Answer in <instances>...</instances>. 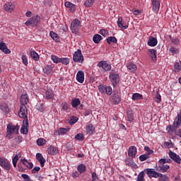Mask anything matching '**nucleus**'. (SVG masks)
<instances>
[{"mask_svg": "<svg viewBox=\"0 0 181 181\" xmlns=\"http://www.w3.org/2000/svg\"><path fill=\"white\" fill-rule=\"evenodd\" d=\"M160 170L159 172L161 173H165L168 172V170L170 168V166L168 165L166 163H172V160L167 157V158H161L159 160Z\"/></svg>", "mask_w": 181, "mask_h": 181, "instance_id": "1", "label": "nucleus"}, {"mask_svg": "<svg viewBox=\"0 0 181 181\" xmlns=\"http://www.w3.org/2000/svg\"><path fill=\"white\" fill-rule=\"evenodd\" d=\"M109 78L113 87H116L119 84V74L115 71V69H112L109 73Z\"/></svg>", "mask_w": 181, "mask_h": 181, "instance_id": "2", "label": "nucleus"}, {"mask_svg": "<svg viewBox=\"0 0 181 181\" xmlns=\"http://www.w3.org/2000/svg\"><path fill=\"white\" fill-rule=\"evenodd\" d=\"M13 134L17 135L19 134V125H13L12 124H8L7 125V134L6 136L8 139H11V136Z\"/></svg>", "mask_w": 181, "mask_h": 181, "instance_id": "3", "label": "nucleus"}, {"mask_svg": "<svg viewBox=\"0 0 181 181\" xmlns=\"http://www.w3.org/2000/svg\"><path fill=\"white\" fill-rule=\"evenodd\" d=\"M26 26H32L33 28H36L40 25V16H35L29 18L25 23Z\"/></svg>", "mask_w": 181, "mask_h": 181, "instance_id": "4", "label": "nucleus"}, {"mask_svg": "<svg viewBox=\"0 0 181 181\" xmlns=\"http://www.w3.org/2000/svg\"><path fill=\"white\" fill-rule=\"evenodd\" d=\"M97 66L99 67L102 73H105L107 71H111L112 66L108 64L107 61H100L98 63Z\"/></svg>", "mask_w": 181, "mask_h": 181, "instance_id": "5", "label": "nucleus"}, {"mask_svg": "<svg viewBox=\"0 0 181 181\" xmlns=\"http://www.w3.org/2000/svg\"><path fill=\"white\" fill-rule=\"evenodd\" d=\"M80 28H81V22L78 19H74L71 23L70 29L72 33H78V30H80Z\"/></svg>", "mask_w": 181, "mask_h": 181, "instance_id": "6", "label": "nucleus"}, {"mask_svg": "<svg viewBox=\"0 0 181 181\" xmlns=\"http://www.w3.org/2000/svg\"><path fill=\"white\" fill-rule=\"evenodd\" d=\"M98 90L101 94H107V95H111L112 94V88L111 86L100 84L98 86Z\"/></svg>", "mask_w": 181, "mask_h": 181, "instance_id": "7", "label": "nucleus"}, {"mask_svg": "<svg viewBox=\"0 0 181 181\" xmlns=\"http://www.w3.org/2000/svg\"><path fill=\"white\" fill-rule=\"evenodd\" d=\"M0 166H1V168H4V169L7 172H9V170H11V168H12V165L11 164V161H9V160L1 157Z\"/></svg>", "mask_w": 181, "mask_h": 181, "instance_id": "8", "label": "nucleus"}, {"mask_svg": "<svg viewBox=\"0 0 181 181\" xmlns=\"http://www.w3.org/2000/svg\"><path fill=\"white\" fill-rule=\"evenodd\" d=\"M73 60L75 63H83V62H84V57H83L81 49H78L74 52Z\"/></svg>", "mask_w": 181, "mask_h": 181, "instance_id": "9", "label": "nucleus"}, {"mask_svg": "<svg viewBox=\"0 0 181 181\" xmlns=\"http://www.w3.org/2000/svg\"><path fill=\"white\" fill-rule=\"evenodd\" d=\"M112 103L117 105L121 103V94L117 90H114L113 94L111 96Z\"/></svg>", "mask_w": 181, "mask_h": 181, "instance_id": "10", "label": "nucleus"}, {"mask_svg": "<svg viewBox=\"0 0 181 181\" xmlns=\"http://www.w3.org/2000/svg\"><path fill=\"white\" fill-rule=\"evenodd\" d=\"M18 117L23 119L28 118V108L26 105H21V108L18 111Z\"/></svg>", "mask_w": 181, "mask_h": 181, "instance_id": "11", "label": "nucleus"}, {"mask_svg": "<svg viewBox=\"0 0 181 181\" xmlns=\"http://www.w3.org/2000/svg\"><path fill=\"white\" fill-rule=\"evenodd\" d=\"M144 172H146L148 177H159V173L155 171L153 168H146Z\"/></svg>", "mask_w": 181, "mask_h": 181, "instance_id": "12", "label": "nucleus"}, {"mask_svg": "<svg viewBox=\"0 0 181 181\" xmlns=\"http://www.w3.org/2000/svg\"><path fill=\"white\" fill-rule=\"evenodd\" d=\"M169 156L170 159L174 160V162H176V163L180 165L181 158L179 155L176 154L175 152L169 151Z\"/></svg>", "mask_w": 181, "mask_h": 181, "instance_id": "13", "label": "nucleus"}, {"mask_svg": "<svg viewBox=\"0 0 181 181\" xmlns=\"http://www.w3.org/2000/svg\"><path fill=\"white\" fill-rule=\"evenodd\" d=\"M136 152H137L136 147H135V146H132L129 148L128 156H129L130 158H132V159H134V158H135V156H136Z\"/></svg>", "mask_w": 181, "mask_h": 181, "instance_id": "14", "label": "nucleus"}, {"mask_svg": "<svg viewBox=\"0 0 181 181\" xmlns=\"http://www.w3.org/2000/svg\"><path fill=\"white\" fill-rule=\"evenodd\" d=\"M151 6L153 12L158 13V12H159V0H153Z\"/></svg>", "mask_w": 181, "mask_h": 181, "instance_id": "15", "label": "nucleus"}, {"mask_svg": "<svg viewBox=\"0 0 181 181\" xmlns=\"http://www.w3.org/2000/svg\"><path fill=\"white\" fill-rule=\"evenodd\" d=\"M174 125L176 128L181 127V110L177 113V115L174 120Z\"/></svg>", "mask_w": 181, "mask_h": 181, "instance_id": "16", "label": "nucleus"}, {"mask_svg": "<svg viewBox=\"0 0 181 181\" xmlns=\"http://www.w3.org/2000/svg\"><path fill=\"white\" fill-rule=\"evenodd\" d=\"M0 50L5 53V54H9L11 53V50L8 49V47L6 46V43L2 42L0 43Z\"/></svg>", "mask_w": 181, "mask_h": 181, "instance_id": "17", "label": "nucleus"}, {"mask_svg": "<svg viewBox=\"0 0 181 181\" xmlns=\"http://www.w3.org/2000/svg\"><path fill=\"white\" fill-rule=\"evenodd\" d=\"M4 9L6 12H13V9H15V5L12 4V3H6L4 5Z\"/></svg>", "mask_w": 181, "mask_h": 181, "instance_id": "18", "label": "nucleus"}, {"mask_svg": "<svg viewBox=\"0 0 181 181\" xmlns=\"http://www.w3.org/2000/svg\"><path fill=\"white\" fill-rule=\"evenodd\" d=\"M76 80L78 83H84V72L83 71H78L76 74Z\"/></svg>", "mask_w": 181, "mask_h": 181, "instance_id": "19", "label": "nucleus"}, {"mask_svg": "<svg viewBox=\"0 0 181 181\" xmlns=\"http://www.w3.org/2000/svg\"><path fill=\"white\" fill-rule=\"evenodd\" d=\"M117 26L120 29H128V25L122 21V17H119L117 20Z\"/></svg>", "mask_w": 181, "mask_h": 181, "instance_id": "20", "label": "nucleus"}, {"mask_svg": "<svg viewBox=\"0 0 181 181\" xmlns=\"http://www.w3.org/2000/svg\"><path fill=\"white\" fill-rule=\"evenodd\" d=\"M36 159L40 162L41 167L43 168L45 166V163L46 162V159L43 158V156L40 153H37L36 154Z\"/></svg>", "mask_w": 181, "mask_h": 181, "instance_id": "21", "label": "nucleus"}, {"mask_svg": "<svg viewBox=\"0 0 181 181\" xmlns=\"http://www.w3.org/2000/svg\"><path fill=\"white\" fill-rule=\"evenodd\" d=\"M64 6H66V8H69L70 12H76V5L73 4V3L70 1H66L64 3Z\"/></svg>", "mask_w": 181, "mask_h": 181, "instance_id": "22", "label": "nucleus"}, {"mask_svg": "<svg viewBox=\"0 0 181 181\" xmlns=\"http://www.w3.org/2000/svg\"><path fill=\"white\" fill-rule=\"evenodd\" d=\"M44 74L49 76V74H52L53 72V68L50 65H47L42 68Z\"/></svg>", "mask_w": 181, "mask_h": 181, "instance_id": "23", "label": "nucleus"}, {"mask_svg": "<svg viewBox=\"0 0 181 181\" xmlns=\"http://www.w3.org/2000/svg\"><path fill=\"white\" fill-rule=\"evenodd\" d=\"M181 71V61L177 60L174 63V73H179Z\"/></svg>", "mask_w": 181, "mask_h": 181, "instance_id": "24", "label": "nucleus"}, {"mask_svg": "<svg viewBox=\"0 0 181 181\" xmlns=\"http://www.w3.org/2000/svg\"><path fill=\"white\" fill-rule=\"evenodd\" d=\"M20 101L21 105H26L29 103V97L27 94L21 95Z\"/></svg>", "mask_w": 181, "mask_h": 181, "instance_id": "25", "label": "nucleus"}, {"mask_svg": "<svg viewBox=\"0 0 181 181\" xmlns=\"http://www.w3.org/2000/svg\"><path fill=\"white\" fill-rule=\"evenodd\" d=\"M147 44L148 46L153 47L154 46H156V45H158V40L153 37H150Z\"/></svg>", "mask_w": 181, "mask_h": 181, "instance_id": "26", "label": "nucleus"}, {"mask_svg": "<svg viewBox=\"0 0 181 181\" xmlns=\"http://www.w3.org/2000/svg\"><path fill=\"white\" fill-rule=\"evenodd\" d=\"M127 67L131 73H134V71H136V65L132 62H129L127 64Z\"/></svg>", "mask_w": 181, "mask_h": 181, "instance_id": "27", "label": "nucleus"}, {"mask_svg": "<svg viewBox=\"0 0 181 181\" xmlns=\"http://www.w3.org/2000/svg\"><path fill=\"white\" fill-rule=\"evenodd\" d=\"M153 96L156 103H159V88H155L153 91Z\"/></svg>", "mask_w": 181, "mask_h": 181, "instance_id": "28", "label": "nucleus"}, {"mask_svg": "<svg viewBox=\"0 0 181 181\" xmlns=\"http://www.w3.org/2000/svg\"><path fill=\"white\" fill-rule=\"evenodd\" d=\"M49 155H57L58 153L57 148L54 147V146H50L47 149Z\"/></svg>", "mask_w": 181, "mask_h": 181, "instance_id": "29", "label": "nucleus"}, {"mask_svg": "<svg viewBox=\"0 0 181 181\" xmlns=\"http://www.w3.org/2000/svg\"><path fill=\"white\" fill-rule=\"evenodd\" d=\"M77 170L79 172L80 175L85 173V172H87V166H86L85 164H80L77 167Z\"/></svg>", "mask_w": 181, "mask_h": 181, "instance_id": "30", "label": "nucleus"}, {"mask_svg": "<svg viewBox=\"0 0 181 181\" xmlns=\"http://www.w3.org/2000/svg\"><path fill=\"white\" fill-rule=\"evenodd\" d=\"M45 97L47 100H50L54 97V92L52 89H47L45 92Z\"/></svg>", "mask_w": 181, "mask_h": 181, "instance_id": "31", "label": "nucleus"}, {"mask_svg": "<svg viewBox=\"0 0 181 181\" xmlns=\"http://www.w3.org/2000/svg\"><path fill=\"white\" fill-rule=\"evenodd\" d=\"M132 100L133 101H138L139 100H144V95L142 94L136 93L132 95Z\"/></svg>", "mask_w": 181, "mask_h": 181, "instance_id": "32", "label": "nucleus"}, {"mask_svg": "<svg viewBox=\"0 0 181 181\" xmlns=\"http://www.w3.org/2000/svg\"><path fill=\"white\" fill-rule=\"evenodd\" d=\"M21 160L23 165H24V166H26V168H28V169H32L33 168V163L28 161L27 159L24 158L21 159Z\"/></svg>", "mask_w": 181, "mask_h": 181, "instance_id": "33", "label": "nucleus"}, {"mask_svg": "<svg viewBox=\"0 0 181 181\" xmlns=\"http://www.w3.org/2000/svg\"><path fill=\"white\" fill-rule=\"evenodd\" d=\"M49 36L53 39L55 42H60V37H59V35H57L56 33L53 31H50Z\"/></svg>", "mask_w": 181, "mask_h": 181, "instance_id": "34", "label": "nucleus"}, {"mask_svg": "<svg viewBox=\"0 0 181 181\" xmlns=\"http://www.w3.org/2000/svg\"><path fill=\"white\" fill-rule=\"evenodd\" d=\"M80 104H81V101H80L79 98H74L72 99L71 105H72L73 108H77V107H78V105H80Z\"/></svg>", "mask_w": 181, "mask_h": 181, "instance_id": "35", "label": "nucleus"}, {"mask_svg": "<svg viewBox=\"0 0 181 181\" xmlns=\"http://www.w3.org/2000/svg\"><path fill=\"white\" fill-rule=\"evenodd\" d=\"M107 42L108 43V45H111V43H114L115 45L118 43V40H117V37H114V36H110L108 37L107 39Z\"/></svg>", "mask_w": 181, "mask_h": 181, "instance_id": "36", "label": "nucleus"}, {"mask_svg": "<svg viewBox=\"0 0 181 181\" xmlns=\"http://www.w3.org/2000/svg\"><path fill=\"white\" fill-rule=\"evenodd\" d=\"M93 40L94 43L98 44L101 40H103V36L100 35V34H95L93 35Z\"/></svg>", "mask_w": 181, "mask_h": 181, "instance_id": "37", "label": "nucleus"}, {"mask_svg": "<svg viewBox=\"0 0 181 181\" xmlns=\"http://www.w3.org/2000/svg\"><path fill=\"white\" fill-rule=\"evenodd\" d=\"M19 158H21V153H17L13 158L12 162L14 168H16V164L18 163V160H19Z\"/></svg>", "mask_w": 181, "mask_h": 181, "instance_id": "38", "label": "nucleus"}, {"mask_svg": "<svg viewBox=\"0 0 181 181\" xmlns=\"http://www.w3.org/2000/svg\"><path fill=\"white\" fill-rule=\"evenodd\" d=\"M30 55L31 56L32 59L35 60V62H37L39 59H40V57H39V54L35 51H31L30 52Z\"/></svg>", "mask_w": 181, "mask_h": 181, "instance_id": "39", "label": "nucleus"}, {"mask_svg": "<svg viewBox=\"0 0 181 181\" xmlns=\"http://www.w3.org/2000/svg\"><path fill=\"white\" fill-rule=\"evenodd\" d=\"M127 119L129 122H132L134 121V113L131 110H128L127 112Z\"/></svg>", "mask_w": 181, "mask_h": 181, "instance_id": "40", "label": "nucleus"}, {"mask_svg": "<svg viewBox=\"0 0 181 181\" xmlns=\"http://www.w3.org/2000/svg\"><path fill=\"white\" fill-rule=\"evenodd\" d=\"M136 181H145V171H141L139 173Z\"/></svg>", "mask_w": 181, "mask_h": 181, "instance_id": "41", "label": "nucleus"}, {"mask_svg": "<svg viewBox=\"0 0 181 181\" xmlns=\"http://www.w3.org/2000/svg\"><path fill=\"white\" fill-rule=\"evenodd\" d=\"M150 56L153 62H156V50L155 49H150Z\"/></svg>", "mask_w": 181, "mask_h": 181, "instance_id": "42", "label": "nucleus"}, {"mask_svg": "<svg viewBox=\"0 0 181 181\" xmlns=\"http://www.w3.org/2000/svg\"><path fill=\"white\" fill-rule=\"evenodd\" d=\"M95 0H86L84 2V6L86 8H90L94 5Z\"/></svg>", "mask_w": 181, "mask_h": 181, "instance_id": "43", "label": "nucleus"}, {"mask_svg": "<svg viewBox=\"0 0 181 181\" xmlns=\"http://www.w3.org/2000/svg\"><path fill=\"white\" fill-rule=\"evenodd\" d=\"M177 127H175V123H173V125H170L169 124L167 128H166V131H168V132H175V131H176Z\"/></svg>", "mask_w": 181, "mask_h": 181, "instance_id": "44", "label": "nucleus"}, {"mask_svg": "<svg viewBox=\"0 0 181 181\" xmlns=\"http://www.w3.org/2000/svg\"><path fill=\"white\" fill-rule=\"evenodd\" d=\"M59 63H62V64L67 66L68 64H70V59H69L67 57L61 58Z\"/></svg>", "mask_w": 181, "mask_h": 181, "instance_id": "45", "label": "nucleus"}, {"mask_svg": "<svg viewBox=\"0 0 181 181\" xmlns=\"http://www.w3.org/2000/svg\"><path fill=\"white\" fill-rule=\"evenodd\" d=\"M86 132L88 134H93L94 132V127L91 124H89L86 126Z\"/></svg>", "mask_w": 181, "mask_h": 181, "instance_id": "46", "label": "nucleus"}, {"mask_svg": "<svg viewBox=\"0 0 181 181\" xmlns=\"http://www.w3.org/2000/svg\"><path fill=\"white\" fill-rule=\"evenodd\" d=\"M170 39L173 45H179V43H180V40H179V38L172 37V36H170Z\"/></svg>", "mask_w": 181, "mask_h": 181, "instance_id": "47", "label": "nucleus"}, {"mask_svg": "<svg viewBox=\"0 0 181 181\" xmlns=\"http://www.w3.org/2000/svg\"><path fill=\"white\" fill-rule=\"evenodd\" d=\"M45 144H46V139H45L40 138L37 140V144L38 145V146H43Z\"/></svg>", "mask_w": 181, "mask_h": 181, "instance_id": "48", "label": "nucleus"}, {"mask_svg": "<svg viewBox=\"0 0 181 181\" xmlns=\"http://www.w3.org/2000/svg\"><path fill=\"white\" fill-rule=\"evenodd\" d=\"M28 128L29 127L25 126V124H23V126L21 127V132L22 134H23V135H26V134H28Z\"/></svg>", "mask_w": 181, "mask_h": 181, "instance_id": "49", "label": "nucleus"}, {"mask_svg": "<svg viewBox=\"0 0 181 181\" xmlns=\"http://www.w3.org/2000/svg\"><path fill=\"white\" fill-rule=\"evenodd\" d=\"M159 180L160 181H167L169 180V177L166 175L159 174Z\"/></svg>", "mask_w": 181, "mask_h": 181, "instance_id": "50", "label": "nucleus"}, {"mask_svg": "<svg viewBox=\"0 0 181 181\" xmlns=\"http://www.w3.org/2000/svg\"><path fill=\"white\" fill-rule=\"evenodd\" d=\"M139 158L141 162H144V161L146 160V159H149V156H148V154L145 153V154L141 155L139 157Z\"/></svg>", "mask_w": 181, "mask_h": 181, "instance_id": "51", "label": "nucleus"}, {"mask_svg": "<svg viewBox=\"0 0 181 181\" xmlns=\"http://www.w3.org/2000/svg\"><path fill=\"white\" fill-rule=\"evenodd\" d=\"M37 110L40 112H43V111L45 110V104L40 103L38 105H37Z\"/></svg>", "mask_w": 181, "mask_h": 181, "instance_id": "52", "label": "nucleus"}, {"mask_svg": "<svg viewBox=\"0 0 181 181\" xmlns=\"http://www.w3.org/2000/svg\"><path fill=\"white\" fill-rule=\"evenodd\" d=\"M69 128H59V132L61 135H66L67 132H69Z\"/></svg>", "mask_w": 181, "mask_h": 181, "instance_id": "53", "label": "nucleus"}, {"mask_svg": "<svg viewBox=\"0 0 181 181\" xmlns=\"http://www.w3.org/2000/svg\"><path fill=\"white\" fill-rule=\"evenodd\" d=\"M51 59H52V62H54V63H60V59H61V58H59L57 56H56V55H52L51 56Z\"/></svg>", "mask_w": 181, "mask_h": 181, "instance_id": "54", "label": "nucleus"}, {"mask_svg": "<svg viewBox=\"0 0 181 181\" xmlns=\"http://www.w3.org/2000/svg\"><path fill=\"white\" fill-rule=\"evenodd\" d=\"M144 151H146V153L148 156H150V155H152L153 153V151L151 149V148H149V146H145L144 147Z\"/></svg>", "mask_w": 181, "mask_h": 181, "instance_id": "55", "label": "nucleus"}, {"mask_svg": "<svg viewBox=\"0 0 181 181\" xmlns=\"http://www.w3.org/2000/svg\"><path fill=\"white\" fill-rule=\"evenodd\" d=\"M22 63L24 64L25 66H28V56L23 54L21 57Z\"/></svg>", "mask_w": 181, "mask_h": 181, "instance_id": "56", "label": "nucleus"}, {"mask_svg": "<svg viewBox=\"0 0 181 181\" xmlns=\"http://www.w3.org/2000/svg\"><path fill=\"white\" fill-rule=\"evenodd\" d=\"M99 33L102 35V36H104L105 37H107V36H108V30L105 29H100L99 31Z\"/></svg>", "mask_w": 181, "mask_h": 181, "instance_id": "57", "label": "nucleus"}, {"mask_svg": "<svg viewBox=\"0 0 181 181\" xmlns=\"http://www.w3.org/2000/svg\"><path fill=\"white\" fill-rule=\"evenodd\" d=\"M77 121H78V118H77V117H73L70 119L69 124L70 125H74Z\"/></svg>", "mask_w": 181, "mask_h": 181, "instance_id": "58", "label": "nucleus"}, {"mask_svg": "<svg viewBox=\"0 0 181 181\" xmlns=\"http://www.w3.org/2000/svg\"><path fill=\"white\" fill-rule=\"evenodd\" d=\"M133 161L132 158H127L124 160L126 166H131Z\"/></svg>", "mask_w": 181, "mask_h": 181, "instance_id": "59", "label": "nucleus"}, {"mask_svg": "<svg viewBox=\"0 0 181 181\" xmlns=\"http://www.w3.org/2000/svg\"><path fill=\"white\" fill-rule=\"evenodd\" d=\"M75 139H76V141H83V139H84V135L79 133L75 136Z\"/></svg>", "mask_w": 181, "mask_h": 181, "instance_id": "60", "label": "nucleus"}, {"mask_svg": "<svg viewBox=\"0 0 181 181\" xmlns=\"http://www.w3.org/2000/svg\"><path fill=\"white\" fill-rule=\"evenodd\" d=\"M62 110L63 111H67V110H69V104H67V103L64 102L62 103Z\"/></svg>", "mask_w": 181, "mask_h": 181, "instance_id": "61", "label": "nucleus"}, {"mask_svg": "<svg viewBox=\"0 0 181 181\" xmlns=\"http://www.w3.org/2000/svg\"><path fill=\"white\" fill-rule=\"evenodd\" d=\"M21 177L24 179V181H33L32 180H30V177H29V175H28L27 174H22Z\"/></svg>", "mask_w": 181, "mask_h": 181, "instance_id": "62", "label": "nucleus"}, {"mask_svg": "<svg viewBox=\"0 0 181 181\" xmlns=\"http://www.w3.org/2000/svg\"><path fill=\"white\" fill-rule=\"evenodd\" d=\"M92 181H98V175L96 173H92Z\"/></svg>", "mask_w": 181, "mask_h": 181, "instance_id": "63", "label": "nucleus"}, {"mask_svg": "<svg viewBox=\"0 0 181 181\" xmlns=\"http://www.w3.org/2000/svg\"><path fill=\"white\" fill-rule=\"evenodd\" d=\"M80 173L78 172V171H77V170H76V171H74L73 173H72V177H78V176H80Z\"/></svg>", "mask_w": 181, "mask_h": 181, "instance_id": "64", "label": "nucleus"}]
</instances>
